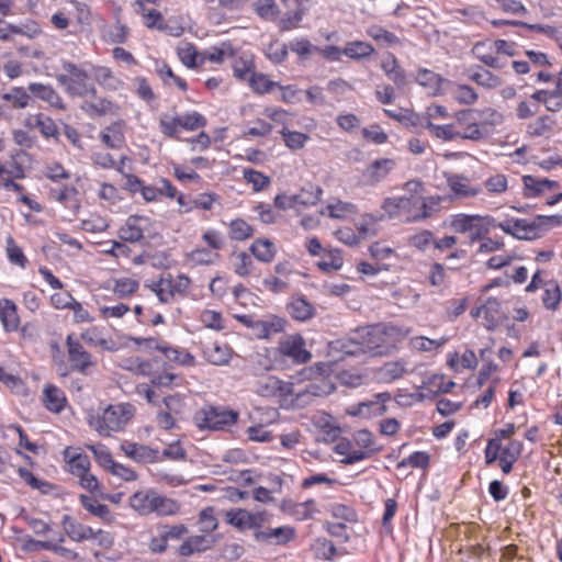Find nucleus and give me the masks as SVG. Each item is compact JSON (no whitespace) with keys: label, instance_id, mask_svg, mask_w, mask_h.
<instances>
[{"label":"nucleus","instance_id":"obj_61","mask_svg":"<svg viewBox=\"0 0 562 562\" xmlns=\"http://www.w3.org/2000/svg\"><path fill=\"white\" fill-rule=\"evenodd\" d=\"M453 99L465 105H472L477 101V93L468 85H458L452 93Z\"/></svg>","mask_w":562,"mask_h":562},{"label":"nucleus","instance_id":"obj_42","mask_svg":"<svg viewBox=\"0 0 562 562\" xmlns=\"http://www.w3.org/2000/svg\"><path fill=\"white\" fill-rule=\"evenodd\" d=\"M220 255L209 248L196 247L187 254V259L195 266H210L214 265Z\"/></svg>","mask_w":562,"mask_h":562},{"label":"nucleus","instance_id":"obj_47","mask_svg":"<svg viewBox=\"0 0 562 562\" xmlns=\"http://www.w3.org/2000/svg\"><path fill=\"white\" fill-rule=\"evenodd\" d=\"M322 194L323 190L319 187L308 184L299 194H294V196H296L297 206H308L315 205L321 200Z\"/></svg>","mask_w":562,"mask_h":562},{"label":"nucleus","instance_id":"obj_30","mask_svg":"<svg viewBox=\"0 0 562 562\" xmlns=\"http://www.w3.org/2000/svg\"><path fill=\"white\" fill-rule=\"evenodd\" d=\"M416 82L428 90L431 95L442 93V85L447 82L440 75L429 69H419L416 75Z\"/></svg>","mask_w":562,"mask_h":562},{"label":"nucleus","instance_id":"obj_18","mask_svg":"<svg viewBox=\"0 0 562 562\" xmlns=\"http://www.w3.org/2000/svg\"><path fill=\"white\" fill-rule=\"evenodd\" d=\"M407 372V362L404 359L385 362L374 373V378L380 383H393L402 379Z\"/></svg>","mask_w":562,"mask_h":562},{"label":"nucleus","instance_id":"obj_11","mask_svg":"<svg viewBox=\"0 0 562 562\" xmlns=\"http://www.w3.org/2000/svg\"><path fill=\"white\" fill-rule=\"evenodd\" d=\"M443 177L448 188L457 198H473L481 193V188L471 186V180L468 176L445 172Z\"/></svg>","mask_w":562,"mask_h":562},{"label":"nucleus","instance_id":"obj_9","mask_svg":"<svg viewBox=\"0 0 562 562\" xmlns=\"http://www.w3.org/2000/svg\"><path fill=\"white\" fill-rule=\"evenodd\" d=\"M279 352L295 363H306L312 355L305 349V341L299 334L289 335L279 341Z\"/></svg>","mask_w":562,"mask_h":562},{"label":"nucleus","instance_id":"obj_28","mask_svg":"<svg viewBox=\"0 0 562 562\" xmlns=\"http://www.w3.org/2000/svg\"><path fill=\"white\" fill-rule=\"evenodd\" d=\"M148 342L150 348L161 351L170 361L183 366H192L194 363V357L186 350L173 348L167 344H158L154 339H148Z\"/></svg>","mask_w":562,"mask_h":562},{"label":"nucleus","instance_id":"obj_24","mask_svg":"<svg viewBox=\"0 0 562 562\" xmlns=\"http://www.w3.org/2000/svg\"><path fill=\"white\" fill-rule=\"evenodd\" d=\"M225 517L228 524L240 530L258 527L262 521L260 515L240 508L227 510Z\"/></svg>","mask_w":562,"mask_h":562},{"label":"nucleus","instance_id":"obj_29","mask_svg":"<svg viewBox=\"0 0 562 562\" xmlns=\"http://www.w3.org/2000/svg\"><path fill=\"white\" fill-rule=\"evenodd\" d=\"M1 99L7 101L11 108L23 110L32 105L33 98L27 88L11 87L7 92L1 93Z\"/></svg>","mask_w":562,"mask_h":562},{"label":"nucleus","instance_id":"obj_64","mask_svg":"<svg viewBox=\"0 0 562 562\" xmlns=\"http://www.w3.org/2000/svg\"><path fill=\"white\" fill-rule=\"evenodd\" d=\"M243 175L244 179L252 186V189L256 192L263 190L270 183V178L268 176L250 168L244 169Z\"/></svg>","mask_w":562,"mask_h":562},{"label":"nucleus","instance_id":"obj_53","mask_svg":"<svg viewBox=\"0 0 562 562\" xmlns=\"http://www.w3.org/2000/svg\"><path fill=\"white\" fill-rule=\"evenodd\" d=\"M379 325L385 336V340L390 341L387 344L390 349L393 348L396 342L406 338L409 334V329L406 327L396 326V325H383V324H379Z\"/></svg>","mask_w":562,"mask_h":562},{"label":"nucleus","instance_id":"obj_20","mask_svg":"<svg viewBox=\"0 0 562 562\" xmlns=\"http://www.w3.org/2000/svg\"><path fill=\"white\" fill-rule=\"evenodd\" d=\"M472 315L476 317L483 316L487 329H494L504 316L501 302L495 297H488Z\"/></svg>","mask_w":562,"mask_h":562},{"label":"nucleus","instance_id":"obj_2","mask_svg":"<svg viewBox=\"0 0 562 562\" xmlns=\"http://www.w3.org/2000/svg\"><path fill=\"white\" fill-rule=\"evenodd\" d=\"M135 415V407L130 403L109 405L101 414L91 416L89 425L100 436L109 437L112 432L124 430Z\"/></svg>","mask_w":562,"mask_h":562},{"label":"nucleus","instance_id":"obj_6","mask_svg":"<svg viewBox=\"0 0 562 562\" xmlns=\"http://www.w3.org/2000/svg\"><path fill=\"white\" fill-rule=\"evenodd\" d=\"M238 413L223 406H207L194 416V422L199 428L209 430H224L236 424Z\"/></svg>","mask_w":562,"mask_h":562},{"label":"nucleus","instance_id":"obj_33","mask_svg":"<svg viewBox=\"0 0 562 562\" xmlns=\"http://www.w3.org/2000/svg\"><path fill=\"white\" fill-rule=\"evenodd\" d=\"M63 526L67 536L74 541L80 542L94 537V531L91 527L78 522L70 516H64Z\"/></svg>","mask_w":562,"mask_h":562},{"label":"nucleus","instance_id":"obj_45","mask_svg":"<svg viewBox=\"0 0 562 562\" xmlns=\"http://www.w3.org/2000/svg\"><path fill=\"white\" fill-rule=\"evenodd\" d=\"M151 502L150 513L157 515H173L179 509V505L175 501L160 494H154Z\"/></svg>","mask_w":562,"mask_h":562},{"label":"nucleus","instance_id":"obj_41","mask_svg":"<svg viewBox=\"0 0 562 562\" xmlns=\"http://www.w3.org/2000/svg\"><path fill=\"white\" fill-rule=\"evenodd\" d=\"M82 506L92 515L102 519L110 517V510L101 499L97 497V494H80Z\"/></svg>","mask_w":562,"mask_h":562},{"label":"nucleus","instance_id":"obj_60","mask_svg":"<svg viewBox=\"0 0 562 562\" xmlns=\"http://www.w3.org/2000/svg\"><path fill=\"white\" fill-rule=\"evenodd\" d=\"M180 127L187 131H195L200 127L205 126L206 119L196 111L184 113L179 115Z\"/></svg>","mask_w":562,"mask_h":562},{"label":"nucleus","instance_id":"obj_17","mask_svg":"<svg viewBox=\"0 0 562 562\" xmlns=\"http://www.w3.org/2000/svg\"><path fill=\"white\" fill-rule=\"evenodd\" d=\"M27 90L34 99L46 102L49 106L64 111L66 109L65 102L59 93L50 86L41 82H31Z\"/></svg>","mask_w":562,"mask_h":562},{"label":"nucleus","instance_id":"obj_49","mask_svg":"<svg viewBox=\"0 0 562 562\" xmlns=\"http://www.w3.org/2000/svg\"><path fill=\"white\" fill-rule=\"evenodd\" d=\"M81 338L90 346L101 347L105 350H114V344L111 339L102 337L97 328H89L81 334Z\"/></svg>","mask_w":562,"mask_h":562},{"label":"nucleus","instance_id":"obj_46","mask_svg":"<svg viewBox=\"0 0 562 562\" xmlns=\"http://www.w3.org/2000/svg\"><path fill=\"white\" fill-rule=\"evenodd\" d=\"M234 76L240 80H248L254 74V61L250 55L244 54L233 63Z\"/></svg>","mask_w":562,"mask_h":562},{"label":"nucleus","instance_id":"obj_43","mask_svg":"<svg viewBox=\"0 0 562 562\" xmlns=\"http://www.w3.org/2000/svg\"><path fill=\"white\" fill-rule=\"evenodd\" d=\"M153 293L156 294L159 302L169 303L172 301L175 293L171 286V277L160 278L147 285Z\"/></svg>","mask_w":562,"mask_h":562},{"label":"nucleus","instance_id":"obj_40","mask_svg":"<svg viewBox=\"0 0 562 562\" xmlns=\"http://www.w3.org/2000/svg\"><path fill=\"white\" fill-rule=\"evenodd\" d=\"M288 311L294 319L300 322L307 321L314 314L313 305L303 297L293 299L288 305Z\"/></svg>","mask_w":562,"mask_h":562},{"label":"nucleus","instance_id":"obj_31","mask_svg":"<svg viewBox=\"0 0 562 562\" xmlns=\"http://www.w3.org/2000/svg\"><path fill=\"white\" fill-rule=\"evenodd\" d=\"M249 251L258 261L270 263L276 258L277 247L269 238H258L252 241Z\"/></svg>","mask_w":562,"mask_h":562},{"label":"nucleus","instance_id":"obj_62","mask_svg":"<svg viewBox=\"0 0 562 562\" xmlns=\"http://www.w3.org/2000/svg\"><path fill=\"white\" fill-rule=\"evenodd\" d=\"M561 301L560 286L555 282L546 284L544 293L542 295L543 305L549 310H555Z\"/></svg>","mask_w":562,"mask_h":562},{"label":"nucleus","instance_id":"obj_55","mask_svg":"<svg viewBox=\"0 0 562 562\" xmlns=\"http://www.w3.org/2000/svg\"><path fill=\"white\" fill-rule=\"evenodd\" d=\"M5 252L9 261L15 266L21 268H25L27 263V259L24 256L21 247L16 245L14 239L11 236H8L5 239Z\"/></svg>","mask_w":562,"mask_h":562},{"label":"nucleus","instance_id":"obj_25","mask_svg":"<svg viewBox=\"0 0 562 562\" xmlns=\"http://www.w3.org/2000/svg\"><path fill=\"white\" fill-rule=\"evenodd\" d=\"M441 202L440 196H423V193H419V202L417 204V211L415 214L406 217L407 223H417L431 217L435 213L439 211V205Z\"/></svg>","mask_w":562,"mask_h":562},{"label":"nucleus","instance_id":"obj_12","mask_svg":"<svg viewBox=\"0 0 562 562\" xmlns=\"http://www.w3.org/2000/svg\"><path fill=\"white\" fill-rule=\"evenodd\" d=\"M391 400V394L387 392L378 393L374 395V400L368 401V402H361L357 405L350 407L348 409V413L350 415L357 416H370V415H376L381 416L386 412V405L385 403Z\"/></svg>","mask_w":562,"mask_h":562},{"label":"nucleus","instance_id":"obj_15","mask_svg":"<svg viewBox=\"0 0 562 562\" xmlns=\"http://www.w3.org/2000/svg\"><path fill=\"white\" fill-rule=\"evenodd\" d=\"M255 538L260 542L285 546L290 541L294 540L295 529L291 526H281L266 530H258L255 532Z\"/></svg>","mask_w":562,"mask_h":562},{"label":"nucleus","instance_id":"obj_51","mask_svg":"<svg viewBox=\"0 0 562 562\" xmlns=\"http://www.w3.org/2000/svg\"><path fill=\"white\" fill-rule=\"evenodd\" d=\"M426 128L437 138L453 140L459 138L458 131L452 124L437 125L430 121L426 122Z\"/></svg>","mask_w":562,"mask_h":562},{"label":"nucleus","instance_id":"obj_34","mask_svg":"<svg viewBox=\"0 0 562 562\" xmlns=\"http://www.w3.org/2000/svg\"><path fill=\"white\" fill-rule=\"evenodd\" d=\"M123 126L122 121L114 122L106 126L100 134L102 143L113 149L122 148L125 142Z\"/></svg>","mask_w":562,"mask_h":562},{"label":"nucleus","instance_id":"obj_13","mask_svg":"<svg viewBox=\"0 0 562 562\" xmlns=\"http://www.w3.org/2000/svg\"><path fill=\"white\" fill-rule=\"evenodd\" d=\"M286 321L277 315H267L257 318L252 335L258 339H269L272 336L284 331Z\"/></svg>","mask_w":562,"mask_h":562},{"label":"nucleus","instance_id":"obj_1","mask_svg":"<svg viewBox=\"0 0 562 562\" xmlns=\"http://www.w3.org/2000/svg\"><path fill=\"white\" fill-rule=\"evenodd\" d=\"M552 217L537 216L533 220L504 216L497 218L492 215L481 214H452L449 217V227L457 234H468L471 244L487 236L493 228H499L505 234L517 239L532 240L540 237L546 229L547 222Z\"/></svg>","mask_w":562,"mask_h":562},{"label":"nucleus","instance_id":"obj_35","mask_svg":"<svg viewBox=\"0 0 562 562\" xmlns=\"http://www.w3.org/2000/svg\"><path fill=\"white\" fill-rule=\"evenodd\" d=\"M235 50L229 43H222L220 46L210 47L200 53V64L211 61L222 64L226 58L234 57Z\"/></svg>","mask_w":562,"mask_h":562},{"label":"nucleus","instance_id":"obj_56","mask_svg":"<svg viewBox=\"0 0 562 562\" xmlns=\"http://www.w3.org/2000/svg\"><path fill=\"white\" fill-rule=\"evenodd\" d=\"M252 227L244 220L236 218L229 223V237L234 240H245L252 236Z\"/></svg>","mask_w":562,"mask_h":562},{"label":"nucleus","instance_id":"obj_27","mask_svg":"<svg viewBox=\"0 0 562 562\" xmlns=\"http://www.w3.org/2000/svg\"><path fill=\"white\" fill-rule=\"evenodd\" d=\"M203 355L210 363L224 366L232 357V349L226 344L214 341L204 346Z\"/></svg>","mask_w":562,"mask_h":562},{"label":"nucleus","instance_id":"obj_14","mask_svg":"<svg viewBox=\"0 0 562 562\" xmlns=\"http://www.w3.org/2000/svg\"><path fill=\"white\" fill-rule=\"evenodd\" d=\"M149 226V218L145 216H130L120 228L119 236L122 240L137 243L144 237V232Z\"/></svg>","mask_w":562,"mask_h":562},{"label":"nucleus","instance_id":"obj_36","mask_svg":"<svg viewBox=\"0 0 562 562\" xmlns=\"http://www.w3.org/2000/svg\"><path fill=\"white\" fill-rule=\"evenodd\" d=\"M92 75L98 85L105 90L116 91L123 86L122 80L115 77L109 67L92 66Z\"/></svg>","mask_w":562,"mask_h":562},{"label":"nucleus","instance_id":"obj_52","mask_svg":"<svg viewBox=\"0 0 562 562\" xmlns=\"http://www.w3.org/2000/svg\"><path fill=\"white\" fill-rule=\"evenodd\" d=\"M159 128L165 136L176 137L180 128L179 115L161 113L159 116Z\"/></svg>","mask_w":562,"mask_h":562},{"label":"nucleus","instance_id":"obj_19","mask_svg":"<svg viewBox=\"0 0 562 562\" xmlns=\"http://www.w3.org/2000/svg\"><path fill=\"white\" fill-rule=\"evenodd\" d=\"M93 97V100L85 101L80 106L89 116L117 115L120 113L121 108L119 104L108 98Z\"/></svg>","mask_w":562,"mask_h":562},{"label":"nucleus","instance_id":"obj_38","mask_svg":"<svg viewBox=\"0 0 562 562\" xmlns=\"http://www.w3.org/2000/svg\"><path fill=\"white\" fill-rule=\"evenodd\" d=\"M43 402L48 411L60 413L65 407L66 396L57 386L46 385L43 391Z\"/></svg>","mask_w":562,"mask_h":562},{"label":"nucleus","instance_id":"obj_26","mask_svg":"<svg viewBox=\"0 0 562 562\" xmlns=\"http://www.w3.org/2000/svg\"><path fill=\"white\" fill-rule=\"evenodd\" d=\"M125 454L136 462L150 463L158 459L159 451L154 450L145 445L136 442H125L122 445Z\"/></svg>","mask_w":562,"mask_h":562},{"label":"nucleus","instance_id":"obj_58","mask_svg":"<svg viewBox=\"0 0 562 562\" xmlns=\"http://www.w3.org/2000/svg\"><path fill=\"white\" fill-rule=\"evenodd\" d=\"M138 281L132 278H120L113 281L112 291L120 297H125L138 289Z\"/></svg>","mask_w":562,"mask_h":562},{"label":"nucleus","instance_id":"obj_7","mask_svg":"<svg viewBox=\"0 0 562 562\" xmlns=\"http://www.w3.org/2000/svg\"><path fill=\"white\" fill-rule=\"evenodd\" d=\"M64 458L68 463L69 471L79 480V485L88 492H94L99 487L98 479L89 471L90 460L77 448H66Z\"/></svg>","mask_w":562,"mask_h":562},{"label":"nucleus","instance_id":"obj_22","mask_svg":"<svg viewBox=\"0 0 562 562\" xmlns=\"http://www.w3.org/2000/svg\"><path fill=\"white\" fill-rule=\"evenodd\" d=\"M215 542L216 538L213 535L191 536L179 547L178 552L182 557H190L211 549Z\"/></svg>","mask_w":562,"mask_h":562},{"label":"nucleus","instance_id":"obj_44","mask_svg":"<svg viewBox=\"0 0 562 562\" xmlns=\"http://www.w3.org/2000/svg\"><path fill=\"white\" fill-rule=\"evenodd\" d=\"M373 52L374 48L371 44L361 41L349 42L344 47V55L357 60L369 57Z\"/></svg>","mask_w":562,"mask_h":562},{"label":"nucleus","instance_id":"obj_5","mask_svg":"<svg viewBox=\"0 0 562 562\" xmlns=\"http://www.w3.org/2000/svg\"><path fill=\"white\" fill-rule=\"evenodd\" d=\"M355 348L346 350L348 355H355L359 351L372 356L383 355L390 350L389 342L380 325L358 329L351 338Z\"/></svg>","mask_w":562,"mask_h":562},{"label":"nucleus","instance_id":"obj_16","mask_svg":"<svg viewBox=\"0 0 562 562\" xmlns=\"http://www.w3.org/2000/svg\"><path fill=\"white\" fill-rule=\"evenodd\" d=\"M395 161L387 158L376 159L362 172V180L367 186H375L384 180L394 169Z\"/></svg>","mask_w":562,"mask_h":562},{"label":"nucleus","instance_id":"obj_4","mask_svg":"<svg viewBox=\"0 0 562 562\" xmlns=\"http://www.w3.org/2000/svg\"><path fill=\"white\" fill-rule=\"evenodd\" d=\"M405 194L401 196L386 198L382 209L391 217L404 215L405 218L415 214L419 202V193H423L424 184L418 180H411L404 184Z\"/></svg>","mask_w":562,"mask_h":562},{"label":"nucleus","instance_id":"obj_39","mask_svg":"<svg viewBox=\"0 0 562 562\" xmlns=\"http://www.w3.org/2000/svg\"><path fill=\"white\" fill-rule=\"evenodd\" d=\"M283 382L273 375L262 376L257 381V393L265 397L276 396L283 391Z\"/></svg>","mask_w":562,"mask_h":562},{"label":"nucleus","instance_id":"obj_3","mask_svg":"<svg viewBox=\"0 0 562 562\" xmlns=\"http://www.w3.org/2000/svg\"><path fill=\"white\" fill-rule=\"evenodd\" d=\"M61 67L65 72L58 74L56 80L69 97L86 98L88 95H95L97 89L88 71L66 60L63 61Z\"/></svg>","mask_w":562,"mask_h":562},{"label":"nucleus","instance_id":"obj_59","mask_svg":"<svg viewBox=\"0 0 562 562\" xmlns=\"http://www.w3.org/2000/svg\"><path fill=\"white\" fill-rule=\"evenodd\" d=\"M542 181L543 179L537 178L531 175L524 176V195L529 199L539 196L542 192L546 191L544 187H542Z\"/></svg>","mask_w":562,"mask_h":562},{"label":"nucleus","instance_id":"obj_8","mask_svg":"<svg viewBox=\"0 0 562 562\" xmlns=\"http://www.w3.org/2000/svg\"><path fill=\"white\" fill-rule=\"evenodd\" d=\"M484 120L482 124L470 123L462 131H458L459 138L470 140H481L487 136L486 125H495L501 122L502 115L494 109L486 108L482 111H474Z\"/></svg>","mask_w":562,"mask_h":562},{"label":"nucleus","instance_id":"obj_37","mask_svg":"<svg viewBox=\"0 0 562 562\" xmlns=\"http://www.w3.org/2000/svg\"><path fill=\"white\" fill-rule=\"evenodd\" d=\"M282 508L295 519L305 520L312 517L315 512V504L313 499H306L300 503H293L286 499L283 502Z\"/></svg>","mask_w":562,"mask_h":562},{"label":"nucleus","instance_id":"obj_21","mask_svg":"<svg viewBox=\"0 0 562 562\" xmlns=\"http://www.w3.org/2000/svg\"><path fill=\"white\" fill-rule=\"evenodd\" d=\"M24 125L30 130H38L43 137L57 139L59 132L54 120L43 113L29 115Z\"/></svg>","mask_w":562,"mask_h":562},{"label":"nucleus","instance_id":"obj_32","mask_svg":"<svg viewBox=\"0 0 562 562\" xmlns=\"http://www.w3.org/2000/svg\"><path fill=\"white\" fill-rule=\"evenodd\" d=\"M0 321L5 331H14L19 328L18 307L12 300L2 299L0 301Z\"/></svg>","mask_w":562,"mask_h":562},{"label":"nucleus","instance_id":"obj_23","mask_svg":"<svg viewBox=\"0 0 562 562\" xmlns=\"http://www.w3.org/2000/svg\"><path fill=\"white\" fill-rule=\"evenodd\" d=\"M381 69L394 83L396 89H403L408 80L405 70L400 66L397 58L389 53L381 61Z\"/></svg>","mask_w":562,"mask_h":562},{"label":"nucleus","instance_id":"obj_48","mask_svg":"<svg viewBox=\"0 0 562 562\" xmlns=\"http://www.w3.org/2000/svg\"><path fill=\"white\" fill-rule=\"evenodd\" d=\"M470 79L487 89H494L502 85V80L498 76L494 75L490 70L480 68L470 75Z\"/></svg>","mask_w":562,"mask_h":562},{"label":"nucleus","instance_id":"obj_10","mask_svg":"<svg viewBox=\"0 0 562 562\" xmlns=\"http://www.w3.org/2000/svg\"><path fill=\"white\" fill-rule=\"evenodd\" d=\"M66 345L71 368L80 373H86L87 369L94 364L92 356L71 335L67 337Z\"/></svg>","mask_w":562,"mask_h":562},{"label":"nucleus","instance_id":"obj_57","mask_svg":"<svg viewBox=\"0 0 562 562\" xmlns=\"http://www.w3.org/2000/svg\"><path fill=\"white\" fill-rule=\"evenodd\" d=\"M88 449H90L93 453L95 461L106 471H109L116 463L110 450L104 445H89Z\"/></svg>","mask_w":562,"mask_h":562},{"label":"nucleus","instance_id":"obj_63","mask_svg":"<svg viewBox=\"0 0 562 562\" xmlns=\"http://www.w3.org/2000/svg\"><path fill=\"white\" fill-rule=\"evenodd\" d=\"M367 33L371 38H373L375 41H381L384 44H386L387 46H394V45L400 44V38L395 34H393L392 32H389L387 30H385L379 25H371L367 30Z\"/></svg>","mask_w":562,"mask_h":562},{"label":"nucleus","instance_id":"obj_54","mask_svg":"<svg viewBox=\"0 0 562 562\" xmlns=\"http://www.w3.org/2000/svg\"><path fill=\"white\" fill-rule=\"evenodd\" d=\"M280 133L283 137L285 146L292 150L303 148L306 142L310 139L307 134L290 131L288 128H283Z\"/></svg>","mask_w":562,"mask_h":562},{"label":"nucleus","instance_id":"obj_50","mask_svg":"<svg viewBox=\"0 0 562 562\" xmlns=\"http://www.w3.org/2000/svg\"><path fill=\"white\" fill-rule=\"evenodd\" d=\"M449 341V337L442 336L439 339H429L424 336L415 337L411 340V345L418 351H432L441 348Z\"/></svg>","mask_w":562,"mask_h":562}]
</instances>
